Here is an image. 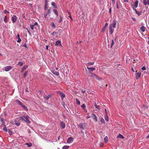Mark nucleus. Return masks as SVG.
Returning <instances> with one entry per match:
<instances>
[{"label":"nucleus","instance_id":"obj_1","mask_svg":"<svg viewBox=\"0 0 149 149\" xmlns=\"http://www.w3.org/2000/svg\"><path fill=\"white\" fill-rule=\"evenodd\" d=\"M24 118V120L28 124H29L31 123L30 121L29 120V116L27 115L26 116L24 115L23 116Z\"/></svg>","mask_w":149,"mask_h":149},{"label":"nucleus","instance_id":"obj_2","mask_svg":"<svg viewBox=\"0 0 149 149\" xmlns=\"http://www.w3.org/2000/svg\"><path fill=\"white\" fill-rule=\"evenodd\" d=\"M116 20H114L113 21V23L110 24L109 26L114 29L116 28Z\"/></svg>","mask_w":149,"mask_h":149},{"label":"nucleus","instance_id":"obj_3","mask_svg":"<svg viewBox=\"0 0 149 149\" xmlns=\"http://www.w3.org/2000/svg\"><path fill=\"white\" fill-rule=\"evenodd\" d=\"M85 123H80L78 125V126L80 129L83 130L85 127Z\"/></svg>","mask_w":149,"mask_h":149},{"label":"nucleus","instance_id":"obj_4","mask_svg":"<svg viewBox=\"0 0 149 149\" xmlns=\"http://www.w3.org/2000/svg\"><path fill=\"white\" fill-rule=\"evenodd\" d=\"M17 19V18L16 15H13L12 17V22L13 23H14L15 22Z\"/></svg>","mask_w":149,"mask_h":149},{"label":"nucleus","instance_id":"obj_5","mask_svg":"<svg viewBox=\"0 0 149 149\" xmlns=\"http://www.w3.org/2000/svg\"><path fill=\"white\" fill-rule=\"evenodd\" d=\"M12 68L11 66H7L5 68L4 70L5 71L8 72Z\"/></svg>","mask_w":149,"mask_h":149},{"label":"nucleus","instance_id":"obj_6","mask_svg":"<svg viewBox=\"0 0 149 149\" xmlns=\"http://www.w3.org/2000/svg\"><path fill=\"white\" fill-rule=\"evenodd\" d=\"M114 31V28L109 26V33L110 34L113 33Z\"/></svg>","mask_w":149,"mask_h":149},{"label":"nucleus","instance_id":"obj_7","mask_svg":"<svg viewBox=\"0 0 149 149\" xmlns=\"http://www.w3.org/2000/svg\"><path fill=\"white\" fill-rule=\"evenodd\" d=\"M92 117L95 122H96L97 121V117L93 113L92 114Z\"/></svg>","mask_w":149,"mask_h":149},{"label":"nucleus","instance_id":"obj_8","mask_svg":"<svg viewBox=\"0 0 149 149\" xmlns=\"http://www.w3.org/2000/svg\"><path fill=\"white\" fill-rule=\"evenodd\" d=\"M73 141V139L71 137H69L68 139L67 142L68 143H72Z\"/></svg>","mask_w":149,"mask_h":149},{"label":"nucleus","instance_id":"obj_9","mask_svg":"<svg viewBox=\"0 0 149 149\" xmlns=\"http://www.w3.org/2000/svg\"><path fill=\"white\" fill-rule=\"evenodd\" d=\"M43 96L46 100H48L49 99V97H51V95H47L45 94H44L43 95Z\"/></svg>","mask_w":149,"mask_h":149},{"label":"nucleus","instance_id":"obj_10","mask_svg":"<svg viewBox=\"0 0 149 149\" xmlns=\"http://www.w3.org/2000/svg\"><path fill=\"white\" fill-rule=\"evenodd\" d=\"M136 73L135 74L136 79H138L140 77L141 75V72H137L136 71Z\"/></svg>","mask_w":149,"mask_h":149},{"label":"nucleus","instance_id":"obj_11","mask_svg":"<svg viewBox=\"0 0 149 149\" xmlns=\"http://www.w3.org/2000/svg\"><path fill=\"white\" fill-rule=\"evenodd\" d=\"M143 3L145 6L147 4L149 5V0H143Z\"/></svg>","mask_w":149,"mask_h":149},{"label":"nucleus","instance_id":"obj_12","mask_svg":"<svg viewBox=\"0 0 149 149\" xmlns=\"http://www.w3.org/2000/svg\"><path fill=\"white\" fill-rule=\"evenodd\" d=\"M56 46H61V42L60 40H58L55 43Z\"/></svg>","mask_w":149,"mask_h":149},{"label":"nucleus","instance_id":"obj_13","mask_svg":"<svg viewBox=\"0 0 149 149\" xmlns=\"http://www.w3.org/2000/svg\"><path fill=\"white\" fill-rule=\"evenodd\" d=\"M139 3V1L138 0H135V1L134 5L135 8H136L138 6V4Z\"/></svg>","mask_w":149,"mask_h":149},{"label":"nucleus","instance_id":"obj_14","mask_svg":"<svg viewBox=\"0 0 149 149\" xmlns=\"http://www.w3.org/2000/svg\"><path fill=\"white\" fill-rule=\"evenodd\" d=\"M53 11L56 15V17H57L58 16V13L57 10L55 9H53Z\"/></svg>","mask_w":149,"mask_h":149},{"label":"nucleus","instance_id":"obj_15","mask_svg":"<svg viewBox=\"0 0 149 149\" xmlns=\"http://www.w3.org/2000/svg\"><path fill=\"white\" fill-rule=\"evenodd\" d=\"M87 68L88 70H89L90 72L94 71L95 70V68L94 67L89 68L88 67H87Z\"/></svg>","mask_w":149,"mask_h":149},{"label":"nucleus","instance_id":"obj_16","mask_svg":"<svg viewBox=\"0 0 149 149\" xmlns=\"http://www.w3.org/2000/svg\"><path fill=\"white\" fill-rule=\"evenodd\" d=\"M91 76L93 78H95L96 79H98V77L96 74L93 73H91Z\"/></svg>","mask_w":149,"mask_h":149},{"label":"nucleus","instance_id":"obj_17","mask_svg":"<svg viewBox=\"0 0 149 149\" xmlns=\"http://www.w3.org/2000/svg\"><path fill=\"white\" fill-rule=\"evenodd\" d=\"M61 125L62 129H64L65 127V123L62 122H61Z\"/></svg>","mask_w":149,"mask_h":149},{"label":"nucleus","instance_id":"obj_18","mask_svg":"<svg viewBox=\"0 0 149 149\" xmlns=\"http://www.w3.org/2000/svg\"><path fill=\"white\" fill-rule=\"evenodd\" d=\"M108 24L107 23H106L104 26L103 27L102 29V30L103 31H105L106 29L107 26H108Z\"/></svg>","mask_w":149,"mask_h":149},{"label":"nucleus","instance_id":"obj_19","mask_svg":"<svg viewBox=\"0 0 149 149\" xmlns=\"http://www.w3.org/2000/svg\"><path fill=\"white\" fill-rule=\"evenodd\" d=\"M117 138H120L122 139H124L123 136L120 134H119L117 136Z\"/></svg>","mask_w":149,"mask_h":149},{"label":"nucleus","instance_id":"obj_20","mask_svg":"<svg viewBox=\"0 0 149 149\" xmlns=\"http://www.w3.org/2000/svg\"><path fill=\"white\" fill-rule=\"evenodd\" d=\"M52 72L53 73V74L57 76H58L59 74V72H56L55 70L52 71Z\"/></svg>","mask_w":149,"mask_h":149},{"label":"nucleus","instance_id":"obj_21","mask_svg":"<svg viewBox=\"0 0 149 149\" xmlns=\"http://www.w3.org/2000/svg\"><path fill=\"white\" fill-rule=\"evenodd\" d=\"M16 102L21 106L23 104L22 102L18 99L16 100Z\"/></svg>","mask_w":149,"mask_h":149},{"label":"nucleus","instance_id":"obj_22","mask_svg":"<svg viewBox=\"0 0 149 149\" xmlns=\"http://www.w3.org/2000/svg\"><path fill=\"white\" fill-rule=\"evenodd\" d=\"M51 4L53 6V7L54 8H57V6L56 5L55 3L54 2H52V3H51Z\"/></svg>","mask_w":149,"mask_h":149},{"label":"nucleus","instance_id":"obj_23","mask_svg":"<svg viewBox=\"0 0 149 149\" xmlns=\"http://www.w3.org/2000/svg\"><path fill=\"white\" fill-rule=\"evenodd\" d=\"M25 145H27L29 147H31L32 146V144L31 143H25Z\"/></svg>","mask_w":149,"mask_h":149},{"label":"nucleus","instance_id":"obj_24","mask_svg":"<svg viewBox=\"0 0 149 149\" xmlns=\"http://www.w3.org/2000/svg\"><path fill=\"white\" fill-rule=\"evenodd\" d=\"M17 37H18V40H17V42H21V40L19 37V34L17 35Z\"/></svg>","mask_w":149,"mask_h":149},{"label":"nucleus","instance_id":"obj_25","mask_svg":"<svg viewBox=\"0 0 149 149\" xmlns=\"http://www.w3.org/2000/svg\"><path fill=\"white\" fill-rule=\"evenodd\" d=\"M141 30L142 31L144 32L145 31L146 28L144 26H142L141 27Z\"/></svg>","mask_w":149,"mask_h":149},{"label":"nucleus","instance_id":"obj_26","mask_svg":"<svg viewBox=\"0 0 149 149\" xmlns=\"http://www.w3.org/2000/svg\"><path fill=\"white\" fill-rule=\"evenodd\" d=\"M25 110L27 111L28 110L27 108L24 105L22 104L21 106Z\"/></svg>","mask_w":149,"mask_h":149},{"label":"nucleus","instance_id":"obj_27","mask_svg":"<svg viewBox=\"0 0 149 149\" xmlns=\"http://www.w3.org/2000/svg\"><path fill=\"white\" fill-rule=\"evenodd\" d=\"M81 107L84 109V110H86V105L85 104H84L82 105H81Z\"/></svg>","mask_w":149,"mask_h":149},{"label":"nucleus","instance_id":"obj_28","mask_svg":"<svg viewBox=\"0 0 149 149\" xmlns=\"http://www.w3.org/2000/svg\"><path fill=\"white\" fill-rule=\"evenodd\" d=\"M1 122L2 123V124L3 125H4L5 124V122L4 121V119L3 118H1Z\"/></svg>","mask_w":149,"mask_h":149},{"label":"nucleus","instance_id":"obj_29","mask_svg":"<svg viewBox=\"0 0 149 149\" xmlns=\"http://www.w3.org/2000/svg\"><path fill=\"white\" fill-rule=\"evenodd\" d=\"M105 119L106 121L107 122L109 120L108 117L107 116V114H106L105 116Z\"/></svg>","mask_w":149,"mask_h":149},{"label":"nucleus","instance_id":"obj_30","mask_svg":"<svg viewBox=\"0 0 149 149\" xmlns=\"http://www.w3.org/2000/svg\"><path fill=\"white\" fill-rule=\"evenodd\" d=\"M69 146H63V149H68L69 148Z\"/></svg>","mask_w":149,"mask_h":149},{"label":"nucleus","instance_id":"obj_31","mask_svg":"<svg viewBox=\"0 0 149 149\" xmlns=\"http://www.w3.org/2000/svg\"><path fill=\"white\" fill-rule=\"evenodd\" d=\"M100 121L102 123H105V122H104V119L102 117H101V118H100Z\"/></svg>","mask_w":149,"mask_h":149},{"label":"nucleus","instance_id":"obj_32","mask_svg":"<svg viewBox=\"0 0 149 149\" xmlns=\"http://www.w3.org/2000/svg\"><path fill=\"white\" fill-rule=\"evenodd\" d=\"M61 95L62 98L63 99L65 97V94L63 93H61Z\"/></svg>","mask_w":149,"mask_h":149},{"label":"nucleus","instance_id":"obj_33","mask_svg":"<svg viewBox=\"0 0 149 149\" xmlns=\"http://www.w3.org/2000/svg\"><path fill=\"white\" fill-rule=\"evenodd\" d=\"M4 21L6 23H7L8 22L7 20V18L6 16H5L4 19Z\"/></svg>","mask_w":149,"mask_h":149},{"label":"nucleus","instance_id":"obj_34","mask_svg":"<svg viewBox=\"0 0 149 149\" xmlns=\"http://www.w3.org/2000/svg\"><path fill=\"white\" fill-rule=\"evenodd\" d=\"M104 141L107 143L108 142V137L107 136H106L104 139Z\"/></svg>","mask_w":149,"mask_h":149},{"label":"nucleus","instance_id":"obj_35","mask_svg":"<svg viewBox=\"0 0 149 149\" xmlns=\"http://www.w3.org/2000/svg\"><path fill=\"white\" fill-rule=\"evenodd\" d=\"M94 106L96 109H100L99 106L96 105V103H95Z\"/></svg>","mask_w":149,"mask_h":149},{"label":"nucleus","instance_id":"obj_36","mask_svg":"<svg viewBox=\"0 0 149 149\" xmlns=\"http://www.w3.org/2000/svg\"><path fill=\"white\" fill-rule=\"evenodd\" d=\"M76 102L78 105H79L80 104V101L77 98H76Z\"/></svg>","mask_w":149,"mask_h":149},{"label":"nucleus","instance_id":"obj_37","mask_svg":"<svg viewBox=\"0 0 149 149\" xmlns=\"http://www.w3.org/2000/svg\"><path fill=\"white\" fill-rule=\"evenodd\" d=\"M28 68V66H23V67L22 68V69L23 70H26L27 68Z\"/></svg>","mask_w":149,"mask_h":149},{"label":"nucleus","instance_id":"obj_38","mask_svg":"<svg viewBox=\"0 0 149 149\" xmlns=\"http://www.w3.org/2000/svg\"><path fill=\"white\" fill-rule=\"evenodd\" d=\"M27 73H28V72L27 71L26 72L24 73V75H23L24 78H25L26 77V76L27 75Z\"/></svg>","mask_w":149,"mask_h":149},{"label":"nucleus","instance_id":"obj_39","mask_svg":"<svg viewBox=\"0 0 149 149\" xmlns=\"http://www.w3.org/2000/svg\"><path fill=\"white\" fill-rule=\"evenodd\" d=\"M62 17L60 15V19L58 21V22L59 23L61 22H62Z\"/></svg>","mask_w":149,"mask_h":149},{"label":"nucleus","instance_id":"obj_40","mask_svg":"<svg viewBox=\"0 0 149 149\" xmlns=\"http://www.w3.org/2000/svg\"><path fill=\"white\" fill-rule=\"evenodd\" d=\"M114 44V42L113 40H112L111 41V48L112 47L113 45Z\"/></svg>","mask_w":149,"mask_h":149},{"label":"nucleus","instance_id":"obj_41","mask_svg":"<svg viewBox=\"0 0 149 149\" xmlns=\"http://www.w3.org/2000/svg\"><path fill=\"white\" fill-rule=\"evenodd\" d=\"M136 14H137V15L138 16H139L141 14V11H140V12H137L136 13Z\"/></svg>","mask_w":149,"mask_h":149},{"label":"nucleus","instance_id":"obj_42","mask_svg":"<svg viewBox=\"0 0 149 149\" xmlns=\"http://www.w3.org/2000/svg\"><path fill=\"white\" fill-rule=\"evenodd\" d=\"M87 64L89 65H93L94 63L93 62H88Z\"/></svg>","mask_w":149,"mask_h":149},{"label":"nucleus","instance_id":"obj_43","mask_svg":"<svg viewBox=\"0 0 149 149\" xmlns=\"http://www.w3.org/2000/svg\"><path fill=\"white\" fill-rule=\"evenodd\" d=\"M51 25H52V26L54 28L56 27V25L55 24H54V23L53 22H52L51 23Z\"/></svg>","mask_w":149,"mask_h":149},{"label":"nucleus","instance_id":"obj_44","mask_svg":"<svg viewBox=\"0 0 149 149\" xmlns=\"http://www.w3.org/2000/svg\"><path fill=\"white\" fill-rule=\"evenodd\" d=\"M17 65H19L20 66H22L23 65V63L22 62H19L18 63Z\"/></svg>","mask_w":149,"mask_h":149},{"label":"nucleus","instance_id":"obj_45","mask_svg":"<svg viewBox=\"0 0 149 149\" xmlns=\"http://www.w3.org/2000/svg\"><path fill=\"white\" fill-rule=\"evenodd\" d=\"M15 125H16L17 126H19V125H20V123H19V122H17V123L16 122V123H15Z\"/></svg>","mask_w":149,"mask_h":149},{"label":"nucleus","instance_id":"obj_46","mask_svg":"<svg viewBox=\"0 0 149 149\" xmlns=\"http://www.w3.org/2000/svg\"><path fill=\"white\" fill-rule=\"evenodd\" d=\"M19 118L20 119V120H21L23 121L24 120V118L23 116V117L20 116L19 117Z\"/></svg>","mask_w":149,"mask_h":149},{"label":"nucleus","instance_id":"obj_47","mask_svg":"<svg viewBox=\"0 0 149 149\" xmlns=\"http://www.w3.org/2000/svg\"><path fill=\"white\" fill-rule=\"evenodd\" d=\"M50 8H49V9L48 10V13H47L48 15L49 14H50Z\"/></svg>","mask_w":149,"mask_h":149},{"label":"nucleus","instance_id":"obj_48","mask_svg":"<svg viewBox=\"0 0 149 149\" xmlns=\"http://www.w3.org/2000/svg\"><path fill=\"white\" fill-rule=\"evenodd\" d=\"M34 26V25H30V28L32 30L33 29Z\"/></svg>","mask_w":149,"mask_h":149},{"label":"nucleus","instance_id":"obj_49","mask_svg":"<svg viewBox=\"0 0 149 149\" xmlns=\"http://www.w3.org/2000/svg\"><path fill=\"white\" fill-rule=\"evenodd\" d=\"M23 46L25 47L27 49L28 48V47H27V44L26 43H24V45Z\"/></svg>","mask_w":149,"mask_h":149},{"label":"nucleus","instance_id":"obj_50","mask_svg":"<svg viewBox=\"0 0 149 149\" xmlns=\"http://www.w3.org/2000/svg\"><path fill=\"white\" fill-rule=\"evenodd\" d=\"M47 4L46 3H45V8H44V10H47Z\"/></svg>","mask_w":149,"mask_h":149},{"label":"nucleus","instance_id":"obj_51","mask_svg":"<svg viewBox=\"0 0 149 149\" xmlns=\"http://www.w3.org/2000/svg\"><path fill=\"white\" fill-rule=\"evenodd\" d=\"M48 15L47 13H45L44 14V17L45 18H46L47 15Z\"/></svg>","mask_w":149,"mask_h":149},{"label":"nucleus","instance_id":"obj_52","mask_svg":"<svg viewBox=\"0 0 149 149\" xmlns=\"http://www.w3.org/2000/svg\"><path fill=\"white\" fill-rule=\"evenodd\" d=\"M141 70H146V68L145 67V66H143V67H142L141 68Z\"/></svg>","mask_w":149,"mask_h":149},{"label":"nucleus","instance_id":"obj_53","mask_svg":"<svg viewBox=\"0 0 149 149\" xmlns=\"http://www.w3.org/2000/svg\"><path fill=\"white\" fill-rule=\"evenodd\" d=\"M3 130L5 131H7V128L6 126H5L3 128Z\"/></svg>","mask_w":149,"mask_h":149},{"label":"nucleus","instance_id":"obj_54","mask_svg":"<svg viewBox=\"0 0 149 149\" xmlns=\"http://www.w3.org/2000/svg\"><path fill=\"white\" fill-rule=\"evenodd\" d=\"M104 145V143L102 142H101L100 144V147H102Z\"/></svg>","mask_w":149,"mask_h":149},{"label":"nucleus","instance_id":"obj_55","mask_svg":"<svg viewBox=\"0 0 149 149\" xmlns=\"http://www.w3.org/2000/svg\"><path fill=\"white\" fill-rule=\"evenodd\" d=\"M132 8H133V10L135 11V12L136 13L138 11H137L136 9H134L133 7H132Z\"/></svg>","mask_w":149,"mask_h":149},{"label":"nucleus","instance_id":"obj_56","mask_svg":"<svg viewBox=\"0 0 149 149\" xmlns=\"http://www.w3.org/2000/svg\"><path fill=\"white\" fill-rule=\"evenodd\" d=\"M26 29L28 31V33H29V34L30 35H31V33L28 30V29L27 28H26Z\"/></svg>","mask_w":149,"mask_h":149},{"label":"nucleus","instance_id":"obj_57","mask_svg":"<svg viewBox=\"0 0 149 149\" xmlns=\"http://www.w3.org/2000/svg\"><path fill=\"white\" fill-rule=\"evenodd\" d=\"M85 92H86L85 90H82L81 91V92L82 93H84Z\"/></svg>","mask_w":149,"mask_h":149},{"label":"nucleus","instance_id":"obj_58","mask_svg":"<svg viewBox=\"0 0 149 149\" xmlns=\"http://www.w3.org/2000/svg\"><path fill=\"white\" fill-rule=\"evenodd\" d=\"M112 3L113 4H114L115 3V0H112Z\"/></svg>","mask_w":149,"mask_h":149},{"label":"nucleus","instance_id":"obj_59","mask_svg":"<svg viewBox=\"0 0 149 149\" xmlns=\"http://www.w3.org/2000/svg\"><path fill=\"white\" fill-rule=\"evenodd\" d=\"M54 33H56V32L55 31L53 32L52 33L51 35L52 36H54Z\"/></svg>","mask_w":149,"mask_h":149},{"label":"nucleus","instance_id":"obj_60","mask_svg":"<svg viewBox=\"0 0 149 149\" xmlns=\"http://www.w3.org/2000/svg\"><path fill=\"white\" fill-rule=\"evenodd\" d=\"M91 116H86V118L87 119H88L91 118Z\"/></svg>","mask_w":149,"mask_h":149},{"label":"nucleus","instance_id":"obj_61","mask_svg":"<svg viewBox=\"0 0 149 149\" xmlns=\"http://www.w3.org/2000/svg\"><path fill=\"white\" fill-rule=\"evenodd\" d=\"M38 25V23L37 22H35L34 23V24L33 25Z\"/></svg>","mask_w":149,"mask_h":149},{"label":"nucleus","instance_id":"obj_62","mask_svg":"<svg viewBox=\"0 0 149 149\" xmlns=\"http://www.w3.org/2000/svg\"><path fill=\"white\" fill-rule=\"evenodd\" d=\"M4 12L5 13H9V12L7 10H5L4 11Z\"/></svg>","mask_w":149,"mask_h":149},{"label":"nucleus","instance_id":"obj_63","mask_svg":"<svg viewBox=\"0 0 149 149\" xmlns=\"http://www.w3.org/2000/svg\"><path fill=\"white\" fill-rule=\"evenodd\" d=\"M128 0H123V1L124 2H128Z\"/></svg>","mask_w":149,"mask_h":149},{"label":"nucleus","instance_id":"obj_64","mask_svg":"<svg viewBox=\"0 0 149 149\" xmlns=\"http://www.w3.org/2000/svg\"><path fill=\"white\" fill-rule=\"evenodd\" d=\"M116 8L117 9H118V8H119V7H118V3H117V4H116Z\"/></svg>","mask_w":149,"mask_h":149}]
</instances>
